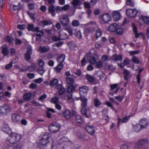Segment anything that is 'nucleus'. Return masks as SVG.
Returning <instances> with one entry per match:
<instances>
[{
  "instance_id": "obj_45",
  "label": "nucleus",
  "mask_w": 149,
  "mask_h": 149,
  "mask_svg": "<svg viewBox=\"0 0 149 149\" xmlns=\"http://www.w3.org/2000/svg\"><path fill=\"white\" fill-rule=\"evenodd\" d=\"M93 32V29L92 27H88L86 28L84 30L85 33H92Z\"/></svg>"
},
{
  "instance_id": "obj_61",
  "label": "nucleus",
  "mask_w": 149,
  "mask_h": 149,
  "mask_svg": "<svg viewBox=\"0 0 149 149\" xmlns=\"http://www.w3.org/2000/svg\"><path fill=\"white\" fill-rule=\"evenodd\" d=\"M70 6L69 4L65 5L63 7H61L62 10L66 11L69 8Z\"/></svg>"
},
{
  "instance_id": "obj_54",
  "label": "nucleus",
  "mask_w": 149,
  "mask_h": 149,
  "mask_svg": "<svg viewBox=\"0 0 149 149\" xmlns=\"http://www.w3.org/2000/svg\"><path fill=\"white\" fill-rule=\"evenodd\" d=\"M41 23L44 26L50 25L52 24L49 20H45L41 22Z\"/></svg>"
},
{
  "instance_id": "obj_33",
  "label": "nucleus",
  "mask_w": 149,
  "mask_h": 149,
  "mask_svg": "<svg viewBox=\"0 0 149 149\" xmlns=\"http://www.w3.org/2000/svg\"><path fill=\"white\" fill-rule=\"evenodd\" d=\"M123 74L124 75V78L126 80L128 79V77L129 76L130 72V71L127 70H124L123 72Z\"/></svg>"
},
{
  "instance_id": "obj_3",
  "label": "nucleus",
  "mask_w": 149,
  "mask_h": 149,
  "mask_svg": "<svg viewBox=\"0 0 149 149\" xmlns=\"http://www.w3.org/2000/svg\"><path fill=\"white\" fill-rule=\"evenodd\" d=\"M59 124L56 122H54L50 124L49 127V130L52 133H55L58 132L60 129Z\"/></svg>"
},
{
  "instance_id": "obj_43",
  "label": "nucleus",
  "mask_w": 149,
  "mask_h": 149,
  "mask_svg": "<svg viewBox=\"0 0 149 149\" xmlns=\"http://www.w3.org/2000/svg\"><path fill=\"white\" fill-rule=\"evenodd\" d=\"M75 88L73 85H70L68 86L67 89V91L69 93H72L74 91Z\"/></svg>"
},
{
  "instance_id": "obj_20",
  "label": "nucleus",
  "mask_w": 149,
  "mask_h": 149,
  "mask_svg": "<svg viewBox=\"0 0 149 149\" xmlns=\"http://www.w3.org/2000/svg\"><path fill=\"white\" fill-rule=\"evenodd\" d=\"M55 8L54 5H51L49 6L48 9L49 12L50 13L51 15L53 16H54L56 14Z\"/></svg>"
},
{
  "instance_id": "obj_40",
  "label": "nucleus",
  "mask_w": 149,
  "mask_h": 149,
  "mask_svg": "<svg viewBox=\"0 0 149 149\" xmlns=\"http://www.w3.org/2000/svg\"><path fill=\"white\" fill-rule=\"evenodd\" d=\"M58 80L56 79H54L52 80L50 83V85L51 86H56L58 84Z\"/></svg>"
},
{
  "instance_id": "obj_52",
  "label": "nucleus",
  "mask_w": 149,
  "mask_h": 149,
  "mask_svg": "<svg viewBox=\"0 0 149 149\" xmlns=\"http://www.w3.org/2000/svg\"><path fill=\"white\" fill-rule=\"evenodd\" d=\"M72 24L74 27L77 26L79 25V22L78 20H74L72 22Z\"/></svg>"
},
{
  "instance_id": "obj_9",
  "label": "nucleus",
  "mask_w": 149,
  "mask_h": 149,
  "mask_svg": "<svg viewBox=\"0 0 149 149\" xmlns=\"http://www.w3.org/2000/svg\"><path fill=\"white\" fill-rule=\"evenodd\" d=\"M148 140L146 139H142L140 140L136 143L135 147V149H140L141 146L148 143Z\"/></svg>"
},
{
  "instance_id": "obj_7",
  "label": "nucleus",
  "mask_w": 149,
  "mask_h": 149,
  "mask_svg": "<svg viewBox=\"0 0 149 149\" xmlns=\"http://www.w3.org/2000/svg\"><path fill=\"white\" fill-rule=\"evenodd\" d=\"M68 38V34L62 32L59 35V37L56 36H53L52 39L54 41H58L61 40H65Z\"/></svg>"
},
{
  "instance_id": "obj_18",
  "label": "nucleus",
  "mask_w": 149,
  "mask_h": 149,
  "mask_svg": "<svg viewBox=\"0 0 149 149\" xmlns=\"http://www.w3.org/2000/svg\"><path fill=\"white\" fill-rule=\"evenodd\" d=\"M10 144L7 149H20L21 148V145L20 143Z\"/></svg>"
},
{
  "instance_id": "obj_62",
  "label": "nucleus",
  "mask_w": 149,
  "mask_h": 149,
  "mask_svg": "<svg viewBox=\"0 0 149 149\" xmlns=\"http://www.w3.org/2000/svg\"><path fill=\"white\" fill-rule=\"evenodd\" d=\"M115 99L117 100L118 101L120 102H121L122 101V100L124 98L123 96H116L115 97Z\"/></svg>"
},
{
  "instance_id": "obj_46",
  "label": "nucleus",
  "mask_w": 149,
  "mask_h": 149,
  "mask_svg": "<svg viewBox=\"0 0 149 149\" xmlns=\"http://www.w3.org/2000/svg\"><path fill=\"white\" fill-rule=\"evenodd\" d=\"M35 32H36V36L39 37H41L43 35V31L42 30H40L39 27L38 30V31H35Z\"/></svg>"
},
{
  "instance_id": "obj_22",
  "label": "nucleus",
  "mask_w": 149,
  "mask_h": 149,
  "mask_svg": "<svg viewBox=\"0 0 149 149\" xmlns=\"http://www.w3.org/2000/svg\"><path fill=\"white\" fill-rule=\"evenodd\" d=\"M112 58V60L117 61H121L123 60V57L120 54L117 55L116 54L113 55Z\"/></svg>"
},
{
  "instance_id": "obj_53",
  "label": "nucleus",
  "mask_w": 149,
  "mask_h": 149,
  "mask_svg": "<svg viewBox=\"0 0 149 149\" xmlns=\"http://www.w3.org/2000/svg\"><path fill=\"white\" fill-rule=\"evenodd\" d=\"M126 4L132 7H133L134 6V2L132 0H126Z\"/></svg>"
},
{
  "instance_id": "obj_8",
  "label": "nucleus",
  "mask_w": 149,
  "mask_h": 149,
  "mask_svg": "<svg viewBox=\"0 0 149 149\" xmlns=\"http://www.w3.org/2000/svg\"><path fill=\"white\" fill-rule=\"evenodd\" d=\"M126 13L128 17L131 18H133L136 16L138 13V11L137 10L135 9H128L126 10Z\"/></svg>"
},
{
  "instance_id": "obj_29",
  "label": "nucleus",
  "mask_w": 149,
  "mask_h": 149,
  "mask_svg": "<svg viewBox=\"0 0 149 149\" xmlns=\"http://www.w3.org/2000/svg\"><path fill=\"white\" fill-rule=\"evenodd\" d=\"M143 21L146 24H149V17L143 16H141L139 19Z\"/></svg>"
},
{
  "instance_id": "obj_59",
  "label": "nucleus",
  "mask_w": 149,
  "mask_h": 149,
  "mask_svg": "<svg viewBox=\"0 0 149 149\" xmlns=\"http://www.w3.org/2000/svg\"><path fill=\"white\" fill-rule=\"evenodd\" d=\"M27 13L28 15H29L31 19L32 20H34L35 19V18H34V14L33 13H31L29 11H27Z\"/></svg>"
},
{
  "instance_id": "obj_31",
  "label": "nucleus",
  "mask_w": 149,
  "mask_h": 149,
  "mask_svg": "<svg viewBox=\"0 0 149 149\" xmlns=\"http://www.w3.org/2000/svg\"><path fill=\"white\" fill-rule=\"evenodd\" d=\"M80 100L82 101L81 104V107H86L87 106V99L86 98H84L83 97L80 98Z\"/></svg>"
},
{
  "instance_id": "obj_24",
  "label": "nucleus",
  "mask_w": 149,
  "mask_h": 149,
  "mask_svg": "<svg viewBox=\"0 0 149 149\" xmlns=\"http://www.w3.org/2000/svg\"><path fill=\"white\" fill-rule=\"evenodd\" d=\"M39 27H37L35 28L34 27V25L33 24H29L28 25L27 30L28 31H31L33 32H35L38 30Z\"/></svg>"
},
{
  "instance_id": "obj_23",
  "label": "nucleus",
  "mask_w": 149,
  "mask_h": 149,
  "mask_svg": "<svg viewBox=\"0 0 149 149\" xmlns=\"http://www.w3.org/2000/svg\"><path fill=\"white\" fill-rule=\"evenodd\" d=\"M63 68V65L62 63H59L54 68V70L56 73H59Z\"/></svg>"
},
{
  "instance_id": "obj_11",
  "label": "nucleus",
  "mask_w": 149,
  "mask_h": 149,
  "mask_svg": "<svg viewBox=\"0 0 149 149\" xmlns=\"http://www.w3.org/2000/svg\"><path fill=\"white\" fill-rule=\"evenodd\" d=\"M2 130L8 135H10L12 132L11 130L10 129L8 124L6 122L4 123L3 124Z\"/></svg>"
},
{
  "instance_id": "obj_27",
  "label": "nucleus",
  "mask_w": 149,
  "mask_h": 149,
  "mask_svg": "<svg viewBox=\"0 0 149 149\" xmlns=\"http://www.w3.org/2000/svg\"><path fill=\"white\" fill-rule=\"evenodd\" d=\"M1 47L2 48V53L5 56L7 55L8 53L9 50L7 46L3 45Z\"/></svg>"
},
{
  "instance_id": "obj_55",
  "label": "nucleus",
  "mask_w": 149,
  "mask_h": 149,
  "mask_svg": "<svg viewBox=\"0 0 149 149\" xmlns=\"http://www.w3.org/2000/svg\"><path fill=\"white\" fill-rule=\"evenodd\" d=\"M37 61L40 67H43L45 65V63L41 59H39Z\"/></svg>"
},
{
  "instance_id": "obj_51",
  "label": "nucleus",
  "mask_w": 149,
  "mask_h": 149,
  "mask_svg": "<svg viewBox=\"0 0 149 149\" xmlns=\"http://www.w3.org/2000/svg\"><path fill=\"white\" fill-rule=\"evenodd\" d=\"M95 106L96 107H98L101 104V102L97 99H95L94 100Z\"/></svg>"
},
{
  "instance_id": "obj_34",
  "label": "nucleus",
  "mask_w": 149,
  "mask_h": 149,
  "mask_svg": "<svg viewBox=\"0 0 149 149\" xmlns=\"http://www.w3.org/2000/svg\"><path fill=\"white\" fill-rule=\"evenodd\" d=\"M123 31V29L119 27L118 25L115 32L116 33V34L121 35L122 34Z\"/></svg>"
},
{
  "instance_id": "obj_12",
  "label": "nucleus",
  "mask_w": 149,
  "mask_h": 149,
  "mask_svg": "<svg viewBox=\"0 0 149 149\" xmlns=\"http://www.w3.org/2000/svg\"><path fill=\"white\" fill-rule=\"evenodd\" d=\"M88 88L86 86H83L79 88V94L81 97H83L85 96L87 93Z\"/></svg>"
},
{
  "instance_id": "obj_49",
  "label": "nucleus",
  "mask_w": 149,
  "mask_h": 149,
  "mask_svg": "<svg viewBox=\"0 0 149 149\" xmlns=\"http://www.w3.org/2000/svg\"><path fill=\"white\" fill-rule=\"evenodd\" d=\"M65 30H67L70 36H72L73 35V29L70 27H68L65 28Z\"/></svg>"
},
{
  "instance_id": "obj_6",
  "label": "nucleus",
  "mask_w": 149,
  "mask_h": 149,
  "mask_svg": "<svg viewBox=\"0 0 149 149\" xmlns=\"http://www.w3.org/2000/svg\"><path fill=\"white\" fill-rule=\"evenodd\" d=\"M87 59L88 62L91 64H94L96 63V61L98 59V56L95 55L92 56H90V53H88L86 54Z\"/></svg>"
},
{
  "instance_id": "obj_26",
  "label": "nucleus",
  "mask_w": 149,
  "mask_h": 149,
  "mask_svg": "<svg viewBox=\"0 0 149 149\" xmlns=\"http://www.w3.org/2000/svg\"><path fill=\"white\" fill-rule=\"evenodd\" d=\"M64 116L68 120L70 119L71 118V113L68 110L65 111L63 113Z\"/></svg>"
},
{
  "instance_id": "obj_47",
  "label": "nucleus",
  "mask_w": 149,
  "mask_h": 149,
  "mask_svg": "<svg viewBox=\"0 0 149 149\" xmlns=\"http://www.w3.org/2000/svg\"><path fill=\"white\" fill-rule=\"evenodd\" d=\"M49 49V47L43 46H40L39 48L40 52H45L47 51Z\"/></svg>"
},
{
  "instance_id": "obj_37",
  "label": "nucleus",
  "mask_w": 149,
  "mask_h": 149,
  "mask_svg": "<svg viewBox=\"0 0 149 149\" xmlns=\"http://www.w3.org/2000/svg\"><path fill=\"white\" fill-rule=\"evenodd\" d=\"M31 94L30 93H28L25 94L23 96L24 99L26 101L29 100L31 98Z\"/></svg>"
},
{
  "instance_id": "obj_41",
  "label": "nucleus",
  "mask_w": 149,
  "mask_h": 149,
  "mask_svg": "<svg viewBox=\"0 0 149 149\" xmlns=\"http://www.w3.org/2000/svg\"><path fill=\"white\" fill-rule=\"evenodd\" d=\"M97 74H101V75H98L100 77V79L101 80H104L105 76V74L101 71H98L97 72Z\"/></svg>"
},
{
  "instance_id": "obj_1",
  "label": "nucleus",
  "mask_w": 149,
  "mask_h": 149,
  "mask_svg": "<svg viewBox=\"0 0 149 149\" xmlns=\"http://www.w3.org/2000/svg\"><path fill=\"white\" fill-rule=\"evenodd\" d=\"M50 136L49 133L46 132L39 137V147L40 149H52L53 148L55 149H68L70 146V142L67 141L68 139L65 137L59 139L56 146H53L50 144H48L47 145Z\"/></svg>"
},
{
  "instance_id": "obj_10",
  "label": "nucleus",
  "mask_w": 149,
  "mask_h": 149,
  "mask_svg": "<svg viewBox=\"0 0 149 149\" xmlns=\"http://www.w3.org/2000/svg\"><path fill=\"white\" fill-rule=\"evenodd\" d=\"M148 125V121L145 118L141 119L139 122V125L141 127V129L146 128Z\"/></svg>"
},
{
  "instance_id": "obj_39",
  "label": "nucleus",
  "mask_w": 149,
  "mask_h": 149,
  "mask_svg": "<svg viewBox=\"0 0 149 149\" xmlns=\"http://www.w3.org/2000/svg\"><path fill=\"white\" fill-rule=\"evenodd\" d=\"M45 70L44 69L43 67H39L37 70V72L40 74L42 75Z\"/></svg>"
},
{
  "instance_id": "obj_2",
  "label": "nucleus",
  "mask_w": 149,
  "mask_h": 149,
  "mask_svg": "<svg viewBox=\"0 0 149 149\" xmlns=\"http://www.w3.org/2000/svg\"><path fill=\"white\" fill-rule=\"evenodd\" d=\"M9 138H8L6 141V143L7 144L9 145V143L10 144H13L14 143H17L18 142L21 138V135L18 134L13 133L12 132L11 133L10 135Z\"/></svg>"
},
{
  "instance_id": "obj_57",
  "label": "nucleus",
  "mask_w": 149,
  "mask_h": 149,
  "mask_svg": "<svg viewBox=\"0 0 149 149\" xmlns=\"http://www.w3.org/2000/svg\"><path fill=\"white\" fill-rule=\"evenodd\" d=\"M62 10L61 7L59 6L56 7L55 8V11L58 13H59Z\"/></svg>"
},
{
  "instance_id": "obj_28",
  "label": "nucleus",
  "mask_w": 149,
  "mask_h": 149,
  "mask_svg": "<svg viewBox=\"0 0 149 149\" xmlns=\"http://www.w3.org/2000/svg\"><path fill=\"white\" fill-rule=\"evenodd\" d=\"M65 58V56L64 54H62L57 58V62L59 63H62L64 62Z\"/></svg>"
},
{
  "instance_id": "obj_60",
  "label": "nucleus",
  "mask_w": 149,
  "mask_h": 149,
  "mask_svg": "<svg viewBox=\"0 0 149 149\" xmlns=\"http://www.w3.org/2000/svg\"><path fill=\"white\" fill-rule=\"evenodd\" d=\"M132 61L134 63L138 64L139 63V61L138 58L135 56L134 57L132 58Z\"/></svg>"
},
{
  "instance_id": "obj_44",
  "label": "nucleus",
  "mask_w": 149,
  "mask_h": 149,
  "mask_svg": "<svg viewBox=\"0 0 149 149\" xmlns=\"http://www.w3.org/2000/svg\"><path fill=\"white\" fill-rule=\"evenodd\" d=\"M75 120L78 123H80L82 122L81 116L79 115H76L75 116Z\"/></svg>"
},
{
  "instance_id": "obj_32",
  "label": "nucleus",
  "mask_w": 149,
  "mask_h": 149,
  "mask_svg": "<svg viewBox=\"0 0 149 149\" xmlns=\"http://www.w3.org/2000/svg\"><path fill=\"white\" fill-rule=\"evenodd\" d=\"M80 111L81 113L85 117L88 118L89 117V116L87 114V110L86 107H81Z\"/></svg>"
},
{
  "instance_id": "obj_16",
  "label": "nucleus",
  "mask_w": 149,
  "mask_h": 149,
  "mask_svg": "<svg viewBox=\"0 0 149 149\" xmlns=\"http://www.w3.org/2000/svg\"><path fill=\"white\" fill-rule=\"evenodd\" d=\"M130 117L129 116H126L123 119H121L120 118H118V127L120 124L121 123H126L127 121L129 120Z\"/></svg>"
},
{
  "instance_id": "obj_5",
  "label": "nucleus",
  "mask_w": 149,
  "mask_h": 149,
  "mask_svg": "<svg viewBox=\"0 0 149 149\" xmlns=\"http://www.w3.org/2000/svg\"><path fill=\"white\" fill-rule=\"evenodd\" d=\"M10 110V107L9 105L3 104L0 106V115L3 116L6 115Z\"/></svg>"
},
{
  "instance_id": "obj_48",
  "label": "nucleus",
  "mask_w": 149,
  "mask_h": 149,
  "mask_svg": "<svg viewBox=\"0 0 149 149\" xmlns=\"http://www.w3.org/2000/svg\"><path fill=\"white\" fill-rule=\"evenodd\" d=\"M142 69H140L139 70L138 74L136 76L137 82L138 83L140 84V74L143 70Z\"/></svg>"
},
{
  "instance_id": "obj_19",
  "label": "nucleus",
  "mask_w": 149,
  "mask_h": 149,
  "mask_svg": "<svg viewBox=\"0 0 149 149\" xmlns=\"http://www.w3.org/2000/svg\"><path fill=\"white\" fill-rule=\"evenodd\" d=\"M55 88L57 89H59L58 93L61 95H62L65 91V89L64 88L61 87V86L59 84L55 86Z\"/></svg>"
},
{
  "instance_id": "obj_38",
  "label": "nucleus",
  "mask_w": 149,
  "mask_h": 149,
  "mask_svg": "<svg viewBox=\"0 0 149 149\" xmlns=\"http://www.w3.org/2000/svg\"><path fill=\"white\" fill-rule=\"evenodd\" d=\"M132 129L133 130L136 132H139L142 130L139 125H136L134 126Z\"/></svg>"
},
{
  "instance_id": "obj_14",
  "label": "nucleus",
  "mask_w": 149,
  "mask_h": 149,
  "mask_svg": "<svg viewBox=\"0 0 149 149\" xmlns=\"http://www.w3.org/2000/svg\"><path fill=\"white\" fill-rule=\"evenodd\" d=\"M86 129L87 131L91 135H93L95 132L94 127L93 126L86 125Z\"/></svg>"
},
{
  "instance_id": "obj_15",
  "label": "nucleus",
  "mask_w": 149,
  "mask_h": 149,
  "mask_svg": "<svg viewBox=\"0 0 149 149\" xmlns=\"http://www.w3.org/2000/svg\"><path fill=\"white\" fill-rule=\"evenodd\" d=\"M120 17V14L118 11H114L113 13L112 17L114 20L118 21L119 20Z\"/></svg>"
},
{
  "instance_id": "obj_4",
  "label": "nucleus",
  "mask_w": 149,
  "mask_h": 149,
  "mask_svg": "<svg viewBox=\"0 0 149 149\" xmlns=\"http://www.w3.org/2000/svg\"><path fill=\"white\" fill-rule=\"evenodd\" d=\"M60 22L63 26H67L70 23V19L68 16L65 14L62 15L59 19Z\"/></svg>"
},
{
  "instance_id": "obj_42",
  "label": "nucleus",
  "mask_w": 149,
  "mask_h": 149,
  "mask_svg": "<svg viewBox=\"0 0 149 149\" xmlns=\"http://www.w3.org/2000/svg\"><path fill=\"white\" fill-rule=\"evenodd\" d=\"M36 67V65L34 64H32L30 66H29L28 68V70L30 72L33 71Z\"/></svg>"
},
{
  "instance_id": "obj_30",
  "label": "nucleus",
  "mask_w": 149,
  "mask_h": 149,
  "mask_svg": "<svg viewBox=\"0 0 149 149\" xmlns=\"http://www.w3.org/2000/svg\"><path fill=\"white\" fill-rule=\"evenodd\" d=\"M86 79L90 83H93L95 81V78L92 76L87 74L85 76Z\"/></svg>"
},
{
  "instance_id": "obj_25",
  "label": "nucleus",
  "mask_w": 149,
  "mask_h": 149,
  "mask_svg": "<svg viewBox=\"0 0 149 149\" xmlns=\"http://www.w3.org/2000/svg\"><path fill=\"white\" fill-rule=\"evenodd\" d=\"M132 26L134 32L135 33V38H138L140 36V35H141V33H138V32L137 29L136 27L134 24L133 23L132 24Z\"/></svg>"
},
{
  "instance_id": "obj_35",
  "label": "nucleus",
  "mask_w": 149,
  "mask_h": 149,
  "mask_svg": "<svg viewBox=\"0 0 149 149\" xmlns=\"http://www.w3.org/2000/svg\"><path fill=\"white\" fill-rule=\"evenodd\" d=\"M95 33L96 39H97L98 38L101 36L102 33V30L101 29L98 28L96 30Z\"/></svg>"
},
{
  "instance_id": "obj_36",
  "label": "nucleus",
  "mask_w": 149,
  "mask_h": 149,
  "mask_svg": "<svg viewBox=\"0 0 149 149\" xmlns=\"http://www.w3.org/2000/svg\"><path fill=\"white\" fill-rule=\"evenodd\" d=\"M67 83L68 84L72 85L74 82V79L73 78L70 77H67L66 78Z\"/></svg>"
},
{
  "instance_id": "obj_50",
  "label": "nucleus",
  "mask_w": 149,
  "mask_h": 149,
  "mask_svg": "<svg viewBox=\"0 0 149 149\" xmlns=\"http://www.w3.org/2000/svg\"><path fill=\"white\" fill-rule=\"evenodd\" d=\"M59 98L57 97H54L52 98L51 102L52 103L56 104L58 103Z\"/></svg>"
},
{
  "instance_id": "obj_13",
  "label": "nucleus",
  "mask_w": 149,
  "mask_h": 149,
  "mask_svg": "<svg viewBox=\"0 0 149 149\" xmlns=\"http://www.w3.org/2000/svg\"><path fill=\"white\" fill-rule=\"evenodd\" d=\"M11 117L13 122L14 123H17L20 120V116L19 115L16 113L11 114Z\"/></svg>"
},
{
  "instance_id": "obj_56",
  "label": "nucleus",
  "mask_w": 149,
  "mask_h": 149,
  "mask_svg": "<svg viewBox=\"0 0 149 149\" xmlns=\"http://www.w3.org/2000/svg\"><path fill=\"white\" fill-rule=\"evenodd\" d=\"M123 62L125 65H128L130 63L131 60H129L128 58H126L124 59Z\"/></svg>"
},
{
  "instance_id": "obj_21",
  "label": "nucleus",
  "mask_w": 149,
  "mask_h": 149,
  "mask_svg": "<svg viewBox=\"0 0 149 149\" xmlns=\"http://www.w3.org/2000/svg\"><path fill=\"white\" fill-rule=\"evenodd\" d=\"M118 25L116 23H113L110 25L108 28V30L111 32H115Z\"/></svg>"
},
{
  "instance_id": "obj_63",
  "label": "nucleus",
  "mask_w": 149,
  "mask_h": 149,
  "mask_svg": "<svg viewBox=\"0 0 149 149\" xmlns=\"http://www.w3.org/2000/svg\"><path fill=\"white\" fill-rule=\"evenodd\" d=\"M26 76L29 79H31L34 77V74L33 73H29L27 74Z\"/></svg>"
},
{
  "instance_id": "obj_17",
  "label": "nucleus",
  "mask_w": 149,
  "mask_h": 149,
  "mask_svg": "<svg viewBox=\"0 0 149 149\" xmlns=\"http://www.w3.org/2000/svg\"><path fill=\"white\" fill-rule=\"evenodd\" d=\"M102 18L103 21L105 23H108L111 19L110 15L107 13L103 15Z\"/></svg>"
},
{
  "instance_id": "obj_64",
  "label": "nucleus",
  "mask_w": 149,
  "mask_h": 149,
  "mask_svg": "<svg viewBox=\"0 0 149 149\" xmlns=\"http://www.w3.org/2000/svg\"><path fill=\"white\" fill-rule=\"evenodd\" d=\"M15 42L16 44L20 45L22 44V41L18 38H16L15 40Z\"/></svg>"
},
{
  "instance_id": "obj_58",
  "label": "nucleus",
  "mask_w": 149,
  "mask_h": 149,
  "mask_svg": "<svg viewBox=\"0 0 149 149\" xmlns=\"http://www.w3.org/2000/svg\"><path fill=\"white\" fill-rule=\"evenodd\" d=\"M118 86V84H113L110 85L111 91L113 90L115 88H117Z\"/></svg>"
}]
</instances>
